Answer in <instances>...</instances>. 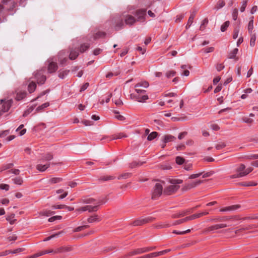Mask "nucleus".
<instances>
[{
	"instance_id": "680f3d73",
	"label": "nucleus",
	"mask_w": 258,
	"mask_h": 258,
	"mask_svg": "<svg viewBox=\"0 0 258 258\" xmlns=\"http://www.w3.org/2000/svg\"><path fill=\"white\" fill-rule=\"evenodd\" d=\"M123 25V23L122 21H120L119 22H118L116 26H115V29L116 30H119L120 28H121L122 26Z\"/></svg>"
},
{
	"instance_id": "58836bf2",
	"label": "nucleus",
	"mask_w": 258,
	"mask_h": 258,
	"mask_svg": "<svg viewBox=\"0 0 258 258\" xmlns=\"http://www.w3.org/2000/svg\"><path fill=\"white\" fill-rule=\"evenodd\" d=\"M208 18H205L203 21H202L201 25L200 27V29L202 31L204 30L205 28H206L207 25L208 23Z\"/></svg>"
},
{
	"instance_id": "0eeeda50",
	"label": "nucleus",
	"mask_w": 258,
	"mask_h": 258,
	"mask_svg": "<svg viewBox=\"0 0 258 258\" xmlns=\"http://www.w3.org/2000/svg\"><path fill=\"white\" fill-rule=\"evenodd\" d=\"M99 202H102L101 201H99L97 202H96V200L94 199L91 198H82L79 200L78 203L80 204H93L95 205H98V203Z\"/></svg>"
},
{
	"instance_id": "f8f14e48",
	"label": "nucleus",
	"mask_w": 258,
	"mask_h": 258,
	"mask_svg": "<svg viewBox=\"0 0 258 258\" xmlns=\"http://www.w3.org/2000/svg\"><path fill=\"white\" fill-rule=\"evenodd\" d=\"M124 21L126 25H133L136 21H137V19L134 17L130 15H127L125 16Z\"/></svg>"
},
{
	"instance_id": "c85d7f7f",
	"label": "nucleus",
	"mask_w": 258,
	"mask_h": 258,
	"mask_svg": "<svg viewBox=\"0 0 258 258\" xmlns=\"http://www.w3.org/2000/svg\"><path fill=\"white\" fill-rule=\"evenodd\" d=\"M53 214V212L50 210H45L39 213L40 216H47L48 217Z\"/></svg>"
},
{
	"instance_id": "a878e982",
	"label": "nucleus",
	"mask_w": 258,
	"mask_h": 258,
	"mask_svg": "<svg viewBox=\"0 0 258 258\" xmlns=\"http://www.w3.org/2000/svg\"><path fill=\"white\" fill-rule=\"evenodd\" d=\"M253 17H251L248 25V31L249 33H253L252 30L253 29Z\"/></svg>"
},
{
	"instance_id": "603ef678",
	"label": "nucleus",
	"mask_w": 258,
	"mask_h": 258,
	"mask_svg": "<svg viewBox=\"0 0 258 258\" xmlns=\"http://www.w3.org/2000/svg\"><path fill=\"white\" fill-rule=\"evenodd\" d=\"M203 172H199L198 173L191 174L189 176V179H194V178H198V177H200L201 175H202L203 174Z\"/></svg>"
},
{
	"instance_id": "e2e57ef3",
	"label": "nucleus",
	"mask_w": 258,
	"mask_h": 258,
	"mask_svg": "<svg viewBox=\"0 0 258 258\" xmlns=\"http://www.w3.org/2000/svg\"><path fill=\"white\" fill-rule=\"evenodd\" d=\"M9 185L7 184H0V189H4L6 190H8L9 189Z\"/></svg>"
},
{
	"instance_id": "6ab92c4d",
	"label": "nucleus",
	"mask_w": 258,
	"mask_h": 258,
	"mask_svg": "<svg viewBox=\"0 0 258 258\" xmlns=\"http://www.w3.org/2000/svg\"><path fill=\"white\" fill-rule=\"evenodd\" d=\"M71 250V248L67 246H62L54 249V253L64 252L66 251H69Z\"/></svg>"
},
{
	"instance_id": "2f4dec72",
	"label": "nucleus",
	"mask_w": 258,
	"mask_h": 258,
	"mask_svg": "<svg viewBox=\"0 0 258 258\" xmlns=\"http://www.w3.org/2000/svg\"><path fill=\"white\" fill-rule=\"evenodd\" d=\"M69 70L59 71L58 76L61 79H64L69 74Z\"/></svg>"
},
{
	"instance_id": "de8ad7c7",
	"label": "nucleus",
	"mask_w": 258,
	"mask_h": 258,
	"mask_svg": "<svg viewBox=\"0 0 258 258\" xmlns=\"http://www.w3.org/2000/svg\"><path fill=\"white\" fill-rule=\"evenodd\" d=\"M149 86V83L146 81L142 82L137 84V87H143L147 88Z\"/></svg>"
},
{
	"instance_id": "a211bd4d",
	"label": "nucleus",
	"mask_w": 258,
	"mask_h": 258,
	"mask_svg": "<svg viewBox=\"0 0 258 258\" xmlns=\"http://www.w3.org/2000/svg\"><path fill=\"white\" fill-rule=\"evenodd\" d=\"M16 99L17 100H21L26 96L27 93L25 91L17 90Z\"/></svg>"
},
{
	"instance_id": "09e8293b",
	"label": "nucleus",
	"mask_w": 258,
	"mask_h": 258,
	"mask_svg": "<svg viewBox=\"0 0 258 258\" xmlns=\"http://www.w3.org/2000/svg\"><path fill=\"white\" fill-rule=\"evenodd\" d=\"M187 221H188V220H187V217H185L184 218H183L182 219H180V220H177L175 222V223H173V225L180 224L181 223L186 222Z\"/></svg>"
},
{
	"instance_id": "13d9d810",
	"label": "nucleus",
	"mask_w": 258,
	"mask_h": 258,
	"mask_svg": "<svg viewBox=\"0 0 258 258\" xmlns=\"http://www.w3.org/2000/svg\"><path fill=\"white\" fill-rule=\"evenodd\" d=\"M242 120L247 123H251L253 122V119L250 118H248V117L244 116L242 117Z\"/></svg>"
},
{
	"instance_id": "cd10ccee",
	"label": "nucleus",
	"mask_w": 258,
	"mask_h": 258,
	"mask_svg": "<svg viewBox=\"0 0 258 258\" xmlns=\"http://www.w3.org/2000/svg\"><path fill=\"white\" fill-rule=\"evenodd\" d=\"M120 93L119 91H118V94H117L116 98L117 99H114V102L115 104L117 106H120L123 104V102L120 99Z\"/></svg>"
},
{
	"instance_id": "bb28decb",
	"label": "nucleus",
	"mask_w": 258,
	"mask_h": 258,
	"mask_svg": "<svg viewBox=\"0 0 258 258\" xmlns=\"http://www.w3.org/2000/svg\"><path fill=\"white\" fill-rule=\"evenodd\" d=\"M230 219H231V218L228 217H216L214 219H211L210 221L218 222V221H226V220H228Z\"/></svg>"
},
{
	"instance_id": "9d476101",
	"label": "nucleus",
	"mask_w": 258,
	"mask_h": 258,
	"mask_svg": "<svg viewBox=\"0 0 258 258\" xmlns=\"http://www.w3.org/2000/svg\"><path fill=\"white\" fill-rule=\"evenodd\" d=\"M179 188V186L177 185H174L173 184V185H171L168 186L165 190H164V193L167 195H171L174 192H175L176 191H177Z\"/></svg>"
},
{
	"instance_id": "a19ab883",
	"label": "nucleus",
	"mask_w": 258,
	"mask_h": 258,
	"mask_svg": "<svg viewBox=\"0 0 258 258\" xmlns=\"http://www.w3.org/2000/svg\"><path fill=\"white\" fill-rule=\"evenodd\" d=\"M158 135V133L156 132H153L151 134H150L148 137L147 139L148 141H152Z\"/></svg>"
},
{
	"instance_id": "b1692460",
	"label": "nucleus",
	"mask_w": 258,
	"mask_h": 258,
	"mask_svg": "<svg viewBox=\"0 0 258 258\" xmlns=\"http://www.w3.org/2000/svg\"><path fill=\"white\" fill-rule=\"evenodd\" d=\"M239 206L238 205H233L231 206L227 207L220 209L221 212H225L228 211H233L237 209Z\"/></svg>"
},
{
	"instance_id": "4be33fe9",
	"label": "nucleus",
	"mask_w": 258,
	"mask_h": 258,
	"mask_svg": "<svg viewBox=\"0 0 258 258\" xmlns=\"http://www.w3.org/2000/svg\"><path fill=\"white\" fill-rule=\"evenodd\" d=\"M191 213L190 210H186L185 211H182L181 212H179L178 213L174 214L172 215V217L173 218H177L181 217H183L188 213Z\"/></svg>"
},
{
	"instance_id": "79ce46f5",
	"label": "nucleus",
	"mask_w": 258,
	"mask_h": 258,
	"mask_svg": "<svg viewBox=\"0 0 258 258\" xmlns=\"http://www.w3.org/2000/svg\"><path fill=\"white\" fill-rule=\"evenodd\" d=\"M238 49L237 48L234 49L230 53L229 58H236V55L238 52Z\"/></svg>"
},
{
	"instance_id": "6e6552de",
	"label": "nucleus",
	"mask_w": 258,
	"mask_h": 258,
	"mask_svg": "<svg viewBox=\"0 0 258 258\" xmlns=\"http://www.w3.org/2000/svg\"><path fill=\"white\" fill-rule=\"evenodd\" d=\"M35 79L39 84H43L46 80V77L40 72L36 73L34 75Z\"/></svg>"
},
{
	"instance_id": "5fc2aeb1",
	"label": "nucleus",
	"mask_w": 258,
	"mask_h": 258,
	"mask_svg": "<svg viewBox=\"0 0 258 258\" xmlns=\"http://www.w3.org/2000/svg\"><path fill=\"white\" fill-rule=\"evenodd\" d=\"M239 31V27H236V28H235L234 29V33H233V39H236L237 38L238 35Z\"/></svg>"
},
{
	"instance_id": "7ed1b4c3",
	"label": "nucleus",
	"mask_w": 258,
	"mask_h": 258,
	"mask_svg": "<svg viewBox=\"0 0 258 258\" xmlns=\"http://www.w3.org/2000/svg\"><path fill=\"white\" fill-rule=\"evenodd\" d=\"M162 193V186L160 183L156 184L152 196V199L156 200L157 198L161 195Z\"/></svg>"
},
{
	"instance_id": "412c9836",
	"label": "nucleus",
	"mask_w": 258,
	"mask_h": 258,
	"mask_svg": "<svg viewBox=\"0 0 258 258\" xmlns=\"http://www.w3.org/2000/svg\"><path fill=\"white\" fill-rule=\"evenodd\" d=\"M175 139V137L170 135H167L163 137L162 141L164 143H167L173 141Z\"/></svg>"
},
{
	"instance_id": "338daca9",
	"label": "nucleus",
	"mask_w": 258,
	"mask_h": 258,
	"mask_svg": "<svg viewBox=\"0 0 258 258\" xmlns=\"http://www.w3.org/2000/svg\"><path fill=\"white\" fill-rule=\"evenodd\" d=\"M127 136L125 135H124L122 133H120L118 135H116L115 136V137L114 138V139H121L122 138H125Z\"/></svg>"
},
{
	"instance_id": "c756f323",
	"label": "nucleus",
	"mask_w": 258,
	"mask_h": 258,
	"mask_svg": "<svg viewBox=\"0 0 258 258\" xmlns=\"http://www.w3.org/2000/svg\"><path fill=\"white\" fill-rule=\"evenodd\" d=\"M49 102H46V103L42 104L41 105L38 106L36 108V111L37 112H41L43 109L47 107L48 106H49Z\"/></svg>"
},
{
	"instance_id": "9b49d317",
	"label": "nucleus",
	"mask_w": 258,
	"mask_h": 258,
	"mask_svg": "<svg viewBox=\"0 0 258 258\" xmlns=\"http://www.w3.org/2000/svg\"><path fill=\"white\" fill-rule=\"evenodd\" d=\"M253 170V168L252 167H249L247 169L245 168L244 173H241L239 174H233L231 176H230V178H239L241 177H243L246 175H247L248 173L251 172Z\"/></svg>"
},
{
	"instance_id": "052dcab7",
	"label": "nucleus",
	"mask_w": 258,
	"mask_h": 258,
	"mask_svg": "<svg viewBox=\"0 0 258 258\" xmlns=\"http://www.w3.org/2000/svg\"><path fill=\"white\" fill-rule=\"evenodd\" d=\"M250 228H250V226H249V227H241V228L236 230L235 231V234H237L239 232H241V231H242L243 230H248V229H250Z\"/></svg>"
},
{
	"instance_id": "e433bc0d",
	"label": "nucleus",
	"mask_w": 258,
	"mask_h": 258,
	"mask_svg": "<svg viewBox=\"0 0 258 258\" xmlns=\"http://www.w3.org/2000/svg\"><path fill=\"white\" fill-rule=\"evenodd\" d=\"M15 214H11V215L8 216L7 218H6V220L7 221H8L11 224H14L15 222L16 221V219L14 218H15Z\"/></svg>"
},
{
	"instance_id": "2eb2a0df",
	"label": "nucleus",
	"mask_w": 258,
	"mask_h": 258,
	"mask_svg": "<svg viewBox=\"0 0 258 258\" xmlns=\"http://www.w3.org/2000/svg\"><path fill=\"white\" fill-rule=\"evenodd\" d=\"M151 218H145V219H139L135 221L133 225L135 226L141 225L144 224V223H148L151 220Z\"/></svg>"
},
{
	"instance_id": "49530a36",
	"label": "nucleus",
	"mask_w": 258,
	"mask_h": 258,
	"mask_svg": "<svg viewBox=\"0 0 258 258\" xmlns=\"http://www.w3.org/2000/svg\"><path fill=\"white\" fill-rule=\"evenodd\" d=\"M88 227H89L88 225H83V226H79V227L76 228L75 229H74L73 230V232H79L80 231L83 230L85 228H88Z\"/></svg>"
},
{
	"instance_id": "20e7f679",
	"label": "nucleus",
	"mask_w": 258,
	"mask_h": 258,
	"mask_svg": "<svg viewBox=\"0 0 258 258\" xmlns=\"http://www.w3.org/2000/svg\"><path fill=\"white\" fill-rule=\"evenodd\" d=\"M2 4L5 6V9L12 11L17 6V3L14 0H2Z\"/></svg>"
},
{
	"instance_id": "4c0bfd02",
	"label": "nucleus",
	"mask_w": 258,
	"mask_h": 258,
	"mask_svg": "<svg viewBox=\"0 0 258 258\" xmlns=\"http://www.w3.org/2000/svg\"><path fill=\"white\" fill-rule=\"evenodd\" d=\"M245 166L243 164H240V166L236 169L237 173L236 174H239L240 173H244Z\"/></svg>"
},
{
	"instance_id": "f03ea898",
	"label": "nucleus",
	"mask_w": 258,
	"mask_h": 258,
	"mask_svg": "<svg viewBox=\"0 0 258 258\" xmlns=\"http://www.w3.org/2000/svg\"><path fill=\"white\" fill-rule=\"evenodd\" d=\"M105 203V202H99L97 204L98 205L91 206V205H86L85 206L81 207L76 209V211L78 212L79 213H82L83 212H85L88 211L89 212H92L94 211H96L97 210L98 207L103 203Z\"/></svg>"
},
{
	"instance_id": "4468645a",
	"label": "nucleus",
	"mask_w": 258,
	"mask_h": 258,
	"mask_svg": "<svg viewBox=\"0 0 258 258\" xmlns=\"http://www.w3.org/2000/svg\"><path fill=\"white\" fill-rule=\"evenodd\" d=\"M28 90L30 93H31L35 90L36 88V84L34 81L31 80L30 79L28 81Z\"/></svg>"
},
{
	"instance_id": "3c124183",
	"label": "nucleus",
	"mask_w": 258,
	"mask_h": 258,
	"mask_svg": "<svg viewBox=\"0 0 258 258\" xmlns=\"http://www.w3.org/2000/svg\"><path fill=\"white\" fill-rule=\"evenodd\" d=\"M52 158L53 155L50 153H47L43 156V159L46 161H49L52 159Z\"/></svg>"
},
{
	"instance_id": "4d7b16f0",
	"label": "nucleus",
	"mask_w": 258,
	"mask_h": 258,
	"mask_svg": "<svg viewBox=\"0 0 258 258\" xmlns=\"http://www.w3.org/2000/svg\"><path fill=\"white\" fill-rule=\"evenodd\" d=\"M136 250H137V253L139 254H142L143 253H145L146 252V250L145 249V247H142V248H136Z\"/></svg>"
},
{
	"instance_id": "a18cd8bd",
	"label": "nucleus",
	"mask_w": 258,
	"mask_h": 258,
	"mask_svg": "<svg viewBox=\"0 0 258 258\" xmlns=\"http://www.w3.org/2000/svg\"><path fill=\"white\" fill-rule=\"evenodd\" d=\"M13 180L15 184L19 185H21L23 181L22 178L20 176L15 177Z\"/></svg>"
},
{
	"instance_id": "f704fd0d",
	"label": "nucleus",
	"mask_w": 258,
	"mask_h": 258,
	"mask_svg": "<svg viewBox=\"0 0 258 258\" xmlns=\"http://www.w3.org/2000/svg\"><path fill=\"white\" fill-rule=\"evenodd\" d=\"M195 14H191L188 19V22H187V25L186 26V29H187L188 28H189L191 25L192 24V22H193V21H194V19L195 18Z\"/></svg>"
},
{
	"instance_id": "aec40b11",
	"label": "nucleus",
	"mask_w": 258,
	"mask_h": 258,
	"mask_svg": "<svg viewBox=\"0 0 258 258\" xmlns=\"http://www.w3.org/2000/svg\"><path fill=\"white\" fill-rule=\"evenodd\" d=\"M50 163L42 165L41 164H38L36 166V169L41 172L45 171L47 168L49 167Z\"/></svg>"
},
{
	"instance_id": "ea45409f",
	"label": "nucleus",
	"mask_w": 258,
	"mask_h": 258,
	"mask_svg": "<svg viewBox=\"0 0 258 258\" xmlns=\"http://www.w3.org/2000/svg\"><path fill=\"white\" fill-rule=\"evenodd\" d=\"M99 221V219L98 218L97 215L92 216L88 219V222L89 223L98 222Z\"/></svg>"
},
{
	"instance_id": "473e14b6",
	"label": "nucleus",
	"mask_w": 258,
	"mask_h": 258,
	"mask_svg": "<svg viewBox=\"0 0 258 258\" xmlns=\"http://www.w3.org/2000/svg\"><path fill=\"white\" fill-rule=\"evenodd\" d=\"M250 45L253 47L255 45V42L256 40L255 33H250Z\"/></svg>"
},
{
	"instance_id": "7c9ffc66",
	"label": "nucleus",
	"mask_w": 258,
	"mask_h": 258,
	"mask_svg": "<svg viewBox=\"0 0 258 258\" xmlns=\"http://www.w3.org/2000/svg\"><path fill=\"white\" fill-rule=\"evenodd\" d=\"M89 46L90 44L88 43H84L82 44L80 47V52L82 53L85 52L86 50H87L89 48Z\"/></svg>"
},
{
	"instance_id": "f3484780",
	"label": "nucleus",
	"mask_w": 258,
	"mask_h": 258,
	"mask_svg": "<svg viewBox=\"0 0 258 258\" xmlns=\"http://www.w3.org/2000/svg\"><path fill=\"white\" fill-rule=\"evenodd\" d=\"M105 33L99 31H95L92 34V37L93 40H96L101 37H103L105 36Z\"/></svg>"
},
{
	"instance_id": "423d86ee",
	"label": "nucleus",
	"mask_w": 258,
	"mask_h": 258,
	"mask_svg": "<svg viewBox=\"0 0 258 258\" xmlns=\"http://www.w3.org/2000/svg\"><path fill=\"white\" fill-rule=\"evenodd\" d=\"M48 63V72L49 73H53L55 72L58 69L57 64L56 62H54L51 59H49L47 60Z\"/></svg>"
},
{
	"instance_id": "72a5a7b5",
	"label": "nucleus",
	"mask_w": 258,
	"mask_h": 258,
	"mask_svg": "<svg viewBox=\"0 0 258 258\" xmlns=\"http://www.w3.org/2000/svg\"><path fill=\"white\" fill-rule=\"evenodd\" d=\"M63 233V231H60V232H58L56 233H55L54 234H52V235L46 238L44 241H48L49 240H50L51 239L53 238H54V237H58L59 236V235H60L61 234H62V233Z\"/></svg>"
},
{
	"instance_id": "37998d69",
	"label": "nucleus",
	"mask_w": 258,
	"mask_h": 258,
	"mask_svg": "<svg viewBox=\"0 0 258 258\" xmlns=\"http://www.w3.org/2000/svg\"><path fill=\"white\" fill-rule=\"evenodd\" d=\"M176 163L178 165H182L185 161V159L180 156H177L175 159Z\"/></svg>"
},
{
	"instance_id": "8fccbe9b",
	"label": "nucleus",
	"mask_w": 258,
	"mask_h": 258,
	"mask_svg": "<svg viewBox=\"0 0 258 258\" xmlns=\"http://www.w3.org/2000/svg\"><path fill=\"white\" fill-rule=\"evenodd\" d=\"M176 72L173 70H171L167 72L166 74V76L167 78H169L170 77L174 76Z\"/></svg>"
},
{
	"instance_id": "ddd939ff",
	"label": "nucleus",
	"mask_w": 258,
	"mask_h": 258,
	"mask_svg": "<svg viewBox=\"0 0 258 258\" xmlns=\"http://www.w3.org/2000/svg\"><path fill=\"white\" fill-rule=\"evenodd\" d=\"M203 181L199 180L197 181H192L190 183H187L185 184L184 188L185 190L189 189L200 184Z\"/></svg>"
},
{
	"instance_id": "39448f33",
	"label": "nucleus",
	"mask_w": 258,
	"mask_h": 258,
	"mask_svg": "<svg viewBox=\"0 0 258 258\" xmlns=\"http://www.w3.org/2000/svg\"><path fill=\"white\" fill-rule=\"evenodd\" d=\"M227 227V225L226 224H215L211 226H209L206 228L204 230L205 233L210 232L216 230H218L221 228H224Z\"/></svg>"
},
{
	"instance_id": "dca6fc26",
	"label": "nucleus",
	"mask_w": 258,
	"mask_h": 258,
	"mask_svg": "<svg viewBox=\"0 0 258 258\" xmlns=\"http://www.w3.org/2000/svg\"><path fill=\"white\" fill-rule=\"evenodd\" d=\"M78 49L76 48H72L70 51L69 58L70 59L74 60L78 57Z\"/></svg>"
},
{
	"instance_id": "0e129e2a",
	"label": "nucleus",
	"mask_w": 258,
	"mask_h": 258,
	"mask_svg": "<svg viewBox=\"0 0 258 258\" xmlns=\"http://www.w3.org/2000/svg\"><path fill=\"white\" fill-rule=\"evenodd\" d=\"M114 178H115L114 177H113L112 176L107 175V176H104L103 177H102V178L101 179L104 181H107V180H112V179H114Z\"/></svg>"
},
{
	"instance_id": "393cba45",
	"label": "nucleus",
	"mask_w": 258,
	"mask_h": 258,
	"mask_svg": "<svg viewBox=\"0 0 258 258\" xmlns=\"http://www.w3.org/2000/svg\"><path fill=\"white\" fill-rule=\"evenodd\" d=\"M136 255H138L136 249H132L126 254H124L122 258H128L131 256H133Z\"/></svg>"
},
{
	"instance_id": "774afa93",
	"label": "nucleus",
	"mask_w": 258,
	"mask_h": 258,
	"mask_svg": "<svg viewBox=\"0 0 258 258\" xmlns=\"http://www.w3.org/2000/svg\"><path fill=\"white\" fill-rule=\"evenodd\" d=\"M211 128L214 131H218L220 129V127L217 124H212Z\"/></svg>"
},
{
	"instance_id": "1a4fd4ad",
	"label": "nucleus",
	"mask_w": 258,
	"mask_h": 258,
	"mask_svg": "<svg viewBox=\"0 0 258 258\" xmlns=\"http://www.w3.org/2000/svg\"><path fill=\"white\" fill-rule=\"evenodd\" d=\"M135 14L138 17L137 21H144L146 14V10L145 9L137 10Z\"/></svg>"
},
{
	"instance_id": "5701e85b",
	"label": "nucleus",
	"mask_w": 258,
	"mask_h": 258,
	"mask_svg": "<svg viewBox=\"0 0 258 258\" xmlns=\"http://www.w3.org/2000/svg\"><path fill=\"white\" fill-rule=\"evenodd\" d=\"M63 180L60 177H52L48 179V182L50 184H56L61 182Z\"/></svg>"
},
{
	"instance_id": "c03bdc74",
	"label": "nucleus",
	"mask_w": 258,
	"mask_h": 258,
	"mask_svg": "<svg viewBox=\"0 0 258 258\" xmlns=\"http://www.w3.org/2000/svg\"><path fill=\"white\" fill-rule=\"evenodd\" d=\"M229 24L230 23L228 21H226L224 23H223L221 26V31L222 32L225 31L227 28L229 27Z\"/></svg>"
},
{
	"instance_id": "864d4df0",
	"label": "nucleus",
	"mask_w": 258,
	"mask_h": 258,
	"mask_svg": "<svg viewBox=\"0 0 258 258\" xmlns=\"http://www.w3.org/2000/svg\"><path fill=\"white\" fill-rule=\"evenodd\" d=\"M190 229H188V230H186L183 231H177L176 230H173V233L177 234L183 235V234H184L186 233H188L190 232Z\"/></svg>"
},
{
	"instance_id": "bf43d9fd",
	"label": "nucleus",
	"mask_w": 258,
	"mask_h": 258,
	"mask_svg": "<svg viewBox=\"0 0 258 258\" xmlns=\"http://www.w3.org/2000/svg\"><path fill=\"white\" fill-rule=\"evenodd\" d=\"M238 16V10L237 9H234L232 13V17L234 20H236Z\"/></svg>"
},
{
	"instance_id": "6e6d98bb",
	"label": "nucleus",
	"mask_w": 258,
	"mask_h": 258,
	"mask_svg": "<svg viewBox=\"0 0 258 258\" xmlns=\"http://www.w3.org/2000/svg\"><path fill=\"white\" fill-rule=\"evenodd\" d=\"M247 0H244L242 2V6L240 8V11L243 12L245 11V8L247 6Z\"/></svg>"
},
{
	"instance_id": "c9c22d12",
	"label": "nucleus",
	"mask_w": 258,
	"mask_h": 258,
	"mask_svg": "<svg viewBox=\"0 0 258 258\" xmlns=\"http://www.w3.org/2000/svg\"><path fill=\"white\" fill-rule=\"evenodd\" d=\"M224 5H225V2L223 1L220 0L217 2L214 9L215 10H218L222 8V7H223L224 6Z\"/></svg>"
},
{
	"instance_id": "69168bd1",
	"label": "nucleus",
	"mask_w": 258,
	"mask_h": 258,
	"mask_svg": "<svg viewBox=\"0 0 258 258\" xmlns=\"http://www.w3.org/2000/svg\"><path fill=\"white\" fill-rule=\"evenodd\" d=\"M64 207H66L65 205H57L52 206L53 209H64Z\"/></svg>"
},
{
	"instance_id": "f257e3e1",
	"label": "nucleus",
	"mask_w": 258,
	"mask_h": 258,
	"mask_svg": "<svg viewBox=\"0 0 258 258\" xmlns=\"http://www.w3.org/2000/svg\"><path fill=\"white\" fill-rule=\"evenodd\" d=\"M12 100L2 99L0 101V116L3 113L8 111L12 104Z\"/></svg>"
}]
</instances>
